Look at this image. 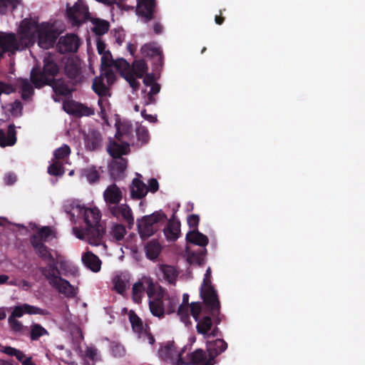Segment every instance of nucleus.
<instances>
[{"mask_svg": "<svg viewBox=\"0 0 365 365\" xmlns=\"http://www.w3.org/2000/svg\"><path fill=\"white\" fill-rule=\"evenodd\" d=\"M83 216L86 228L73 227L76 237L80 240L87 239L89 244L98 245L101 244L106 232L105 227L101 223V212L97 208L83 207L80 210Z\"/></svg>", "mask_w": 365, "mask_h": 365, "instance_id": "1", "label": "nucleus"}, {"mask_svg": "<svg viewBox=\"0 0 365 365\" xmlns=\"http://www.w3.org/2000/svg\"><path fill=\"white\" fill-rule=\"evenodd\" d=\"M60 66L56 56L48 53L43 58L42 71L34 68L31 71V82L36 88H41L46 84H50L59 73Z\"/></svg>", "mask_w": 365, "mask_h": 365, "instance_id": "2", "label": "nucleus"}, {"mask_svg": "<svg viewBox=\"0 0 365 365\" xmlns=\"http://www.w3.org/2000/svg\"><path fill=\"white\" fill-rule=\"evenodd\" d=\"M167 220V215L162 210L155 211L151 215L143 217L138 221V229L140 237L146 239L153 235L158 229V224Z\"/></svg>", "mask_w": 365, "mask_h": 365, "instance_id": "3", "label": "nucleus"}, {"mask_svg": "<svg viewBox=\"0 0 365 365\" xmlns=\"http://www.w3.org/2000/svg\"><path fill=\"white\" fill-rule=\"evenodd\" d=\"M200 297L202 299L205 312H208L212 317L214 323L219 324L221 321L220 302L217 291L214 287L200 288Z\"/></svg>", "mask_w": 365, "mask_h": 365, "instance_id": "4", "label": "nucleus"}, {"mask_svg": "<svg viewBox=\"0 0 365 365\" xmlns=\"http://www.w3.org/2000/svg\"><path fill=\"white\" fill-rule=\"evenodd\" d=\"M59 36L58 31L48 23H42L37 34L38 44L44 49L53 47Z\"/></svg>", "mask_w": 365, "mask_h": 365, "instance_id": "5", "label": "nucleus"}, {"mask_svg": "<svg viewBox=\"0 0 365 365\" xmlns=\"http://www.w3.org/2000/svg\"><path fill=\"white\" fill-rule=\"evenodd\" d=\"M178 365H214L215 362L207 352L202 349L187 354L185 357L180 358Z\"/></svg>", "mask_w": 365, "mask_h": 365, "instance_id": "6", "label": "nucleus"}, {"mask_svg": "<svg viewBox=\"0 0 365 365\" xmlns=\"http://www.w3.org/2000/svg\"><path fill=\"white\" fill-rule=\"evenodd\" d=\"M19 49V44L15 34L0 31V57L6 52L14 53Z\"/></svg>", "mask_w": 365, "mask_h": 365, "instance_id": "7", "label": "nucleus"}, {"mask_svg": "<svg viewBox=\"0 0 365 365\" xmlns=\"http://www.w3.org/2000/svg\"><path fill=\"white\" fill-rule=\"evenodd\" d=\"M184 350L178 351L173 342L168 343L158 351L159 356L165 361L178 365L180 358H182Z\"/></svg>", "mask_w": 365, "mask_h": 365, "instance_id": "8", "label": "nucleus"}, {"mask_svg": "<svg viewBox=\"0 0 365 365\" xmlns=\"http://www.w3.org/2000/svg\"><path fill=\"white\" fill-rule=\"evenodd\" d=\"M155 0H138L136 14L143 19L144 23H148L154 17Z\"/></svg>", "mask_w": 365, "mask_h": 365, "instance_id": "9", "label": "nucleus"}, {"mask_svg": "<svg viewBox=\"0 0 365 365\" xmlns=\"http://www.w3.org/2000/svg\"><path fill=\"white\" fill-rule=\"evenodd\" d=\"M40 26L41 24L38 23L37 20L24 19L20 24L19 32L23 38L31 40L36 37Z\"/></svg>", "mask_w": 365, "mask_h": 365, "instance_id": "10", "label": "nucleus"}, {"mask_svg": "<svg viewBox=\"0 0 365 365\" xmlns=\"http://www.w3.org/2000/svg\"><path fill=\"white\" fill-rule=\"evenodd\" d=\"M78 38L76 34H67L60 37L58 49L61 53L76 52L78 49Z\"/></svg>", "mask_w": 365, "mask_h": 365, "instance_id": "11", "label": "nucleus"}, {"mask_svg": "<svg viewBox=\"0 0 365 365\" xmlns=\"http://www.w3.org/2000/svg\"><path fill=\"white\" fill-rule=\"evenodd\" d=\"M39 271L48 280L51 286L56 285V282L61 278L56 259L53 262H48L46 267H39Z\"/></svg>", "mask_w": 365, "mask_h": 365, "instance_id": "12", "label": "nucleus"}, {"mask_svg": "<svg viewBox=\"0 0 365 365\" xmlns=\"http://www.w3.org/2000/svg\"><path fill=\"white\" fill-rule=\"evenodd\" d=\"M175 218V215H173ZM164 235L167 240L175 242L180 235V222L178 220H169L163 229Z\"/></svg>", "mask_w": 365, "mask_h": 365, "instance_id": "13", "label": "nucleus"}, {"mask_svg": "<svg viewBox=\"0 0 365 365\" xmlns=\"http://www.w3.org/2000/svg\"><path fill=\"white\" fill-rule=\"evenodd\" d=\"M64 72L66 76L75 83L80 81L81 69L78 63L73 58H68L65 64Z\"/></svg>", "mask_w": 365, "mask_h": 365, "instance_id": "14", "label": "nucleus"}, {"mask_svg": "<svg viewBox=\"0 0 365 365\" xmlns=\"http://www.w3.org/2000/svg\"><path fill=\"white\" fill-rule=\"evenodd\" d=\"M127 160L124 158L114 159L110 165V173L114 180L122 179L127 168Z\"/></svg>", "mask_w": 365, "mask_h": 365, "instance_id": "15", "label": "nucleus"}, {"mask_svg": "<svg viewBox=\"0 0 365 365\" xmlns=\"http://www.w3.org/2000/svg\"><path fill=\"white\" fill-rule=\"evenodd\" d=\"M102 136L99 131L91 130L85 138V146L88 150H99L102 145Z\"/></svg>", "mask_w": 365, "mask_h": 365, "instance_id": "16", "label": "nucleus"}, {"mask_svg": "<svg viewBox=\"0 0 365 365\" xmlns=\"http://www.w3.org/2000/svg\"><path fill=\"white\" fill-rule=\"evenodd\" d=\"M103 197L108 205L119 204L123 198V194L120 189L115 184H112L105 190Z\"/></svg>", "mask_w": 365, "mask_h": 365, "instance_id": "17", "label": "nucleus"}, {"mask_svg": "<svg viewBox=\"0 0 365 365\" xmlns=\"http://www.w3.org/2000/svg\"><path fill=\"white\" fill-rule=\"evenodd\" d=\"M130 197L134 200H140L148 193L147 185L139 178H134L130 187Z\"/></svg>", "mask_w": 365, "mask_h": 365, "instance_id": "18", "label": "nucleus"}, {"mask_svg": "<svg viewBox=\"0 0 365 365\" xmlns=\"http://www.w3.org/2000/svg\"><path fill=\"white\" fill-rule=\"evenodd\" d=\"M227 348V344L223 339H217L209 342L207 346L208 356L215 362V358L224 352Z\"/></svg>", "mask_w": 365, "mask_h": 365, "instance_id": "19", "label": "nucleus"}, {"mask_svg": "<svg viewBox=\"0 0 365 365\" xmlns=\"http://www.w3.org/2000/svg\"><path fill=\"white\" fill-rule=\"evenodd\" d=\"M107 150L114 159H118V158H123L122 155L128 153L130 145L128 143H118L115 141H112L108 145Z\"/></svg>", "mask_w": 365, "mask_h": 365, "instance_id": "20", "label": "nucleus"}, {"mask_svg": "<svg viewBox=\"0 0 365 365\" xmlns=\"http://www.w3.org/2000/svg\"><path fill=\"white\" fill-rule=\"evenodd\" d=\"M16 132L14 125H9L6 132L0 129V146H12L16 143Z\"/></svg>", "mask_w": 365, "mask_h": 365, "instance_id": "21", "label": "nucleus"}, {"mask_svg": "<svg viewBox=\"0 0 365 365\" xmlns=\"http://www.w3.org/2000/svg\"><path fill=\"white\" fill-rule=\"evenodd\" d=\"M36 240L34 237L32 242H30L36 254L44 261L53 262L55 258L51 253L50 249L44 243L37 242Z\"/></svg>", "mask_w": 365, "mask_h": 365, "instance_id": "22", "label": "nucleus"}, {"mask_svg": "<svg viewBox=\"0 0 365 365\" xmlns=\"http://www.w3.org/2000/svg\"><path fill=\"white\" fill-rule=\"evenodd\" d=\"M190 304L189 295L187 294H184L182 295V304L178 307L177 314L180 317V321L183 322L187 327L191 325L192 324L189 314Z\"/></svg>", "mask_w": 365, "mask_h": 365, "instance_id": "23", "label": "nucleus"}, {"mask_svg": "<svg viewBox=\"0 0 365 365\" xmlns=\"http://www.w3.org/2000/svg\"><path fill=\"white\" fill-rule=\"evenodd\" d=\"M68 18L75 25H80L86 19V14L81 6L76 4L73 6L68 8L66 10Z\"/></svg>", "mask_w": 365, "mask_h": 365, "instance_id": "24", "label": "nucleus"}, {"mask_svg": "<svg viewBox=\"0 0 365 365\" xmlns=\"http://www.w3.org/2000/svg\"><path fill=\"white\" fill-rule=\"evenodd\" d=\"M82 261L85 266L94 272H98L101 269V261L98 256L91 252H86L82 256Z\"/></svg>", "mask_w": 365, "mask_h": 365, "instance_id": "25", "label": "nucleus"}, {"mask_svg": "<svg viewBox=\"0 0 365 365\" xmlns=\"http://www.w3.org/2000/svg\"><path fill=\"white\" fill-rule=\"evenodd\" d=\"M52 287L57 289L59 293L64 294L68 298H73L76 295L74 287L68 280L62 277L56 282V285Z\"/></svg>", "mask_w": 365, "mask_h": 365, "instance_id": "26", "label": "nucleus"}, {"mask_svg": "<svg viewBox=\"0 0 365 365\" xmlns=\"http://www.w3.org/2000/svg\"><path fill=\"white\" fill-rule=\"evenodd\" d=\"M186 240L190 243L201 247H205L209 242L208 237L199 232L198 230L188 232L186 235Z\"/></svg>", "mask_w": 365, "mask_h": 365, "instance_id": "27", "label": "nucleus"}, {"mask_svg": "<svg viewBox=\"0 0 365 365\" xmlns=\"http://www.w3.org/2000/svg\"><path fill=\"white\" fill-rule=\"evenodd\" d=\"M196 322H197L196 326L197 333L205 335L211 330L214 320L212 315L207 313Z\"/></svg>", "mask_w": 365, "mask_h": 365, "instance_id": "28", "label": "nucleus"}, {"mask_svg": "<svg viewBox=\"0 0 365 365\" xmlns=\"http://www.w3.org/2000/svg\"><path fill=\"white\" fill-rule=\"evenodd\" d=\"M56 96H68L71 95L73 90L62 79H54L50 84Z\"/></svg>", "mask_w": 365, "mask_h": 365, "instance_id": "29", "label": "nucleus"}, {"mask_svg": "<svg viewBox=\"0 0 365 365\" xmlns=\"http://www.w3.org/2000/svg\"><path fill=\"white\" fill-rule=\"evenodd\" d=\"M145 251L148 259H156L161 252V245L156 240H151L145 245Z\"/></svg>", "mask_w": 365, "mask_h": 365, "instance_id": "30", "label": "nucleus"}, {"mask_svg": "<svg viewBox=\"0 0 365 365\" xmlns=\"http://www.w3.org/2000/svg\"><path fill=\"white\" fill-rule=\"evenodd\" d=\"M159 269L163 278L170 284H175L178 273L174 267L167 264H160Z\"/></svg>", "mask_w": 365, "mask_h": 365, "instance_id": "31", "label": "nucleus"}, {"mask_svg": "<svg viewBox=\"0 0 365 365\" xmlns=\"http://www.w3.org/2000/svg\"><path fill=\"white\" fill-rule=\"evenodd\" d=\"M142 53L145 56L149 57H158V61L160 64L163 63V51L160 47L155 46L154 44H145L141 48Z\"/></svg>", "mask_w": 365, "mask_h": 365, "instance_id": "32", "label": "nucleus"}, {"mask_svg": "<svg viewBox=\"0 0 365 365\" xmlns=\"http://www.w3.org/2000/svg\"><path fill=\"white\" fill-rule=\"evenodd\" d=\"M128 317L133 331L139 334H143L145 329H147V326L144 327L142 319L133 310L129 312Z\"/></svg>", "mask_w": 365, "mask_h": 365, "instance_id": "33", "label": "nucleus"}, {"mask_svg": "<svg viewBox=\"0 0 365 365\" xmlns=\"http://www.w3.org/2000/svg\"><path fill=\"white\" fill-rule=\"evenodd\" d=\"M149 308L152 314L159 318L163 317L165 314V307L160 298H155L149 302Z\"/></svg>", "mask_w": 365, "mask_h": 365, "instance_id": "34", "label": "nucleus"}, {"mask_svg": "<svg viewBox=\"0 0 365 365\" xmlns=\"http://www.w3.org/2000/svg\"><path fill=\"white\" fill-rule=\"evenodd\" d=\"M21 92V98L24 101L29 100L34 93V90L31 83L24 78L18 81Z\"/></svg>", "mask_w": 365, "mask_h": 365, "instance_id": "35", "label": "nucleus"}, {"mask_svg": "<svg viewBox=\"0 0 365 365\" xmlns=\"http://www.w3.org/2000/svg\"><path fill=\"white\" fill-rule=\"evenodd\" d=\"M92 88L99 97H106L109 95V89L101 77H96L93 81Z\"/></svg>", "mask_w": 365, "mask_h": 365, "instance_id": "36", "label": "nucleus"}, {"mask_svg": "<svg viewBox=\"0 0 365 365\" xmlns=\"http://www.w3.org/2000/svg\"><path fill=\"white\" fill-rule=\"evenodd\" d=\"M52 230L50 227L45 226L40 228L35 234H33L30 237V242H32L34 237L36 242L44 243L47 239L51 236Z\"/></svg>", "mask_w": 365, "mask_h": 365, "instance_id": "37", "label": "nucleus"}, {"mask_svg": "<svg viewBox=\"0 0 365 365\" xmlns=\"http://www.w3.org/2000/svg\"><path fill=\"white\" fill-rule=\"evenodd\" d=\"M81 176L85 177L90 183H95L99 180L100 175L95 166L83 168L81 170Z\"/></svg>", "mask_w": 365, "mask_h": 365, "instance_id": "38", "label": "nucleus"}, {"mask_svg": "<svg viewBox=\"0 0 365 365\" xmlns=\"http://www.w3.org/2000/svg\"><path fill=\"white\" fill-rule=\"evenodd\" d=\"M48 335V331L41 324L34 323L30 327V338L32 341H37L43 336Z\"/></svg>", "mask_w": 365, "mask_h": 365, "instance_id": "39", "label": "nucleus"}, {"mask_svg": "<svg viewBox=\"0 0 365 365\" xmlns=\"http://www.w3.org/2000/svg\"><path fill=\"white\" fill-rule=\"evenodd\" d=\"M148 69V65L144 60H135L133 63L131 71L135 73L136 77L141 78L144 76Z\"/></svg>", "mask_w": 365, "mask_h": 365, "instance_id": "40", "label": "nucleus"}, {"mask_svg": "<svg viewBox=\"0 0 365 365\" xmlns=\"http://www.w3.org/2000/svg\"><path fill=\"white\" fill-rule=\"evenodd\" d=\"M141 282L144 287V290L146 292L149 298L153 297L155 294V284L153 279L150 277L144 276L141 279Z\"/></svg>", "mask_w": 365, "mask_h": 365, "instance_id": "41", "label": "nucleus"}, {"mask_svg": "<svg viewBox=\"0 0 365 365\" xmlns=\"http://www.w3.org/2000/svg\"><path fill=\"white\" fill-rule=\"evenodd\" d=\"M93 24L94 26L93 29V31L97 36H102L106 34L109 30L110 24L108 21L106 20L96 19Z\"/></svg>", "mask_w": 365, "mask_h": 365, "instance_id": "42", "label": "nucleus"}, {"mask_svg": "<svg viewBox=\"0 0 365 365\" xmlns=\"http://www.w3.org/2000/svg\"><path fill=\"white\" fill-rule=\"evenodd\" d=\"M190 312L195 321H198L199 318H200L201 313L205 314L209 313L208 312H205V307L202 309L201 303L199 302L190 303L189 306V313Z\"/></svg>", "mask_w": 365, "mask_h": 365, "instance_id": "43", "label": "nucleus"}, {"mask_svg": "<svg viewBox=\"0 0 365 365\" xmlns=\"http://www.w3.org/2000/svg\"><path fill=\"white\" fill-rule=\"evenodd\" d=\"M65 173L63 164L58 160L53 162L48 167V173L53 176L61 177Z\"/></svg>", "mask_w": 365, "mask_h": 365, "instance_id": "44", "label": "nucleus"}, {"mask_svg": "<svg viewBox=\"0 0 365 365\" xmlns=\"http://www.w3.org/2000/svg\"><path fill=\"white\" fill-rule=\"evenodd\" d=\"M144 292V287L140 279L133 285L132 295L133 301L137 303L140 302Z\"/></svg>", "mask_w": 365, "mask_h": 365, "instance_id": "45", "label": "nucleus"}, {"mask_svg": "<svg viewBox=\"0 0 365 365\" xmlns=\"http://www.w3.org/2000/svg\"><path fill=\"white\" fill-rule=\"evenodd\" d=\"M71 152L70 147L66 144H63L61 147L55 150L53 153L54 160L58 161L64 160L69 156Z\"/></svg>", "mask_w": 365, "mask_h": 365, "instance_id": "46", "label": "nucleus"}, {"mask_svg": "<svg viewBox=\"0 0 365 365\" xmlns=\"http://www.w3.org/2000/svg\"><path fill=\"white\" fill-rule=\"evenodd\" d=\"M0 352L4 353L11 356H16L18 361H21V358L24 356V353L14 347L9 346H4L0 344Z\"/></svg>", "mask_w": 365, "mask_h": 365, "instance_id": "47", "label": "nucleus"}, {"mask_svg": "<svg viewBox=\"0 0 365 365\" xmlns=\"http://www.w3.org/2000/svg\"><path fill=\"white\" fill-rule=\"evenodd\" d=\"M122 76L128 81L130 86L133 91H137L139 88L140 83L135 79V73L130 70L123 72Z\"/></svg>", "mask_w": 365, "mask_h": 365, "instance_id": "48", "label": "nucleus"}, {"mask_svg": "<svg viewBox=\"0 0 365 365\" xmlns=\"http://www.w3.org/2000/svg\"><path fill=\"white\" fill-rule=\"evenodd\" d=\"M126 234L125 227L123 225L115 224L111 230V235L116 241H120Z\"/></svg>", "mask_w": 365, "mask_h": 365, "instance_id": "49", "label": "nucleus"}, {"mask_svg": "<svg viewBox=\"0 0 365 365\" xmlns=\"http://www.w3.org/2000/svg\"><path fill=\"white\" fill-rule=\"evenodd\" d=\"M24 309L27 314H39V315H48L49 312L44 309H41L38 307H35L29 304H24Z\"/></svg>", "mask_w": 365, "mask_h": 365, "instance_id": "50", "label": "nucleus"}, {"mask_svg": "<svg viewBox=\"0 0 365 365\" xmlns=\"http://www.w3.org/2000/svg\"><path fill=\"white\" fill-rule=\"evenodd\" d=\"M94 114V110L86 105L78 103L76 110V117L91 116Z\"/></svg>", "mask_w": 365, "mask_h": 365, "instance_id": "51", "label": "nucleus"}, {"mask_svg": "<svg viewBox=\"0 0 365 365\" xmlns=\"http://www.w3.org/2000/svg\"><path fill=\"white\" fill-rule=\"evenodd\" d=\"M136 136L138 141L141 142L142 144H145L149 140V133L146 128L143 126H139L137 128Z\"/></svg>", "mask_w": 365, "mask_h": 365, "instance_id": "52", "label": "nucleus"}, {"mask_svg": "<svg viewBox=\"0 0 365 365\" xmlns=\"http://www.w3.org/2000/svg\"><path fill=\"white\" fill-rule=\"evenodd\" d=\"M78 103V102L73 100L65 101L63 103V108L67 113L75 116Z\"/></svg>", "mask_w": 365, "mask_h": 365, "instance_id": "53", "label": "nucleus"}, {"mask_svg": "<svg viewBox=\"0 0 365 365\" xmlns=\"http://www.w3.org/2000/svg\"><path fill=\"white\" fill-rule=\"evenodd\" d=\"M20 3L21 0H0V11H6L8 8L14 10Z\"/></svg>", "mask_w": 365, "mask_h": 365, "instance_id": "54", "label": "nucleus"}, {"mask_svg": "<svg viewBox=\"0 0 365 365\" xmlns=\"http://www.w3.org/2000/svg\"><path fill=\"white\" fill-rule=\"evenodd\" d=\"M120 213V217H122L123 220L128 224V225L130 226L134 224V217L128 205H126Z\"/></svg>", "mask_w": 365, "mask_h": 365, "instance_id": "55", "label": "nucleus"}, {"mask_svg": "<svg viewBox=\"0 0 365 365\" xmlns=\"http://www.w3.org/2000/svg\"><path fill=\"white\" fill-rule=\"evenodd\" d=\"M101 68L104 67H112L114 64V60L113 59L112 54L110 51H107L106 53L101 54Z\"/></svg>", "mask_w": 365, "mask_h": 365, "instance_id": "56", "label": "nucleus"}, {"mask_svg": "<svg viewBox=\"0 0 365 365\" xmlns=\"http://www.w3.org/2000/svg\"><path fill=\"white\" fill-rule=\"evenodd\" d=\"M111 353L115 357H121L125 355V349L122 344L113 342L111 344Z\"/></svg>", "mask_w": 365, "mask_h": 365, "instance_id": "57", "label": "nucleus"}, {"mask_svg": "<svg viewBox=\"0 0 365 365\" xmlns=\"http://www.w3.org/2000/svg\"><path fill=\"white\" fill-rule=\"evenodd\" d=\"M8 323L11 330L14 332H21L24 329L23 324L16 319L9 317Z\"/></svg>", "mask_w": 365, "mask_h": 365, "instance_id": "58", "label": "nucleus"}, {"mask_svg": "<svg viewBox=\"0 0 365 365\" xmlns=\"http://www.w3.org/2000/svg\"><path fill=\"white\" fill-rule=\"evenodd\" d=\"M126 205L123 204L119 205L118 204H112L108 205V210L110 212V214L117 218L120 217L121 211L123 209H124V207H125Z\"/></svg>", "mask_w": 365, "mask_h": 365, "instance_id": "59", "label": "nucleus"}, {"mask_svg": "<svg viewBox=\"0 0 365 365\" xmlns=\"http://www.w3.org/2000/svg\"><path fill=\"white\" fill-rule=\"evenodd\" d=\"M114 287L119 294H123L126 289V282L120 277L114 279Z\"/></svg>", "mask_w": 365, "mask_h": 365, "instance_id": "60", "label": "nucleus"}, {"mask_svg": "<svg viewBox=\"0 0 365 365\" xmlns=\"http://www.w3.org/2000/svg\"><path fill=\"white\" fill-rule=\"evenodd\" d=\"M200 222V217L197 215H190L187 217V224L192 230H197V227Z\"/></svg>", "mask_w": 365, "mask_h": 365, "instance_id": "61", "label": "nucleus"}, {"mask_svg": "<svg viewBox=\"0 0 365 365\" xmlns=\"http://www.w3.org/2000/svg\"><path fill=\"white\" fill-rule=\"evenodd\" d=\"M25 313L24 309V304L19 306L14 307L11 315L9 317V318H19L21 317Z\"/></svg>", "mask_w": 365, "mask_h": 365, "instance_id": "62", "label": "nucleus"}, {"mask_svg": "<svg viewBox=\"0 0 365 365\" xmlns=\"http://www.w3.org/2000/svg\"><path fill=\"white\" fill-rule=\"evenodd\" d=\"M101 70L102 75L107 78L108 83H112L115 80V73L110 67H104Z\"/></svg>", "mask_w": 365, "mask_h": 365, "instance_id": "63", "label": "nucleus"}, {"mask_svg": "<svg viewBox=\"0 0 365 365\" xmlns=\"http://www.w3.org/2000/svg\"><path fill=\"white\" fill-rule=\"evenodd\" d=\"M113 66L119 70L128 71L130 69V64L124 59H119L114 61Z\"/></svg>", "mask_w": 365, "mask_h": 365, "instance_id": "64", "label": "nucleus"}]
</instances>
